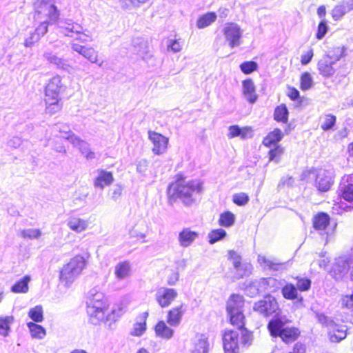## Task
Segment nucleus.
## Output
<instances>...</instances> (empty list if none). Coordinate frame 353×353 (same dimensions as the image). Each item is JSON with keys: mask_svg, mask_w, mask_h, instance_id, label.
Segmentation results:
<instances>
[{"mask_svg": "<svg viewBox=\"0 0 353 353\" xmlns=\"http://www.w3.org/2000/svg\"><path fill=\"white\" fill-rule=\"evenodd\" d=\"M148 316V312H144L139 316L137 321L133 325L130 332L131 335L141 336L143 334L146 330V319Z\"/></svg>", "mask_w": 353, "mask_h": 353, "instance_id": "b1692460", "label": "nucleus"}, {"mask_svg": "<svg viewBox=\"0 0 353 353\" xmlns=\"http://www.w3.org/2000/svg\"><path fill=\"white\" fill-rule=\"evenodd\" d=\"M229 259L234 268V278L240 279L251 274L253 267L251 263L241 262V257L233 250L229 251Z\"/></svg>", "mask_w": 353, "mask_h": 353, "instance_id": "1a4fd4ad", "label": "nucleus"}, {"mask_svg": "<svg viewBox=\"0 0 353 353\" xmlns=\"http://www.w3.org/2000/svg\"><path fill=\"white\" fill-rule=\"evenodd\" d=\"M330 223L329 216L323 212L314 216L313 221L314 228L317 230H325Z\"/></svg>", "mask_w": 353, "mask_h": 353, "instance_id": "2f4dec72", "label": "nucleus"}, {"mask_svg": "<svg viewBox=\"0 0 353 353\" xmlns=\"http://www.w3.org/2000/svg\"><path fill=\"white\" fill-rule=\"evenodd\" d=\"M334 64V63H332V61L329 60L327 58L323 57L318 62V70L322 76L325 77H330L332 76L335 72V70L333 68Z\"/></svg>", "mask_w": 353, "mask_h": 353, "instance_id": "393cba45", "label": "nucleus"}, {"mask_svg": "<svg viewBox=\"0 0 353 353\" xmlns=\"http://www.w3.org/2000/svg\"><path fill=\"white\" fill-rule=\"evenodd\" d=\"M182 305L172 308L168 312L167 316V323L171 326H178L181 322L183 312L181 311Z\"/></svg>", "mask_w": 353, "mask_h": 353, "instance_id": "cd10ccee", "label": "nucleus"}, {"mask_svg": "<svg viewBox=\"0 0 353 353\" xmlns=\"http://www.w3.org/2000/svg\"><path fill=\"white\" fill-rule=\"evenodd\" d=\"M42 234L41 230L29 228L21 231L20 235L23 239H38Z\"/></svg>", "mask_w": 353, "mask_h": 353, "instance_id": "a18cd8bd", "label": "nucleus"}, {"mask_svg": "<svg viewBox=\"0 0 353 353\" xmlns=\"http://www.w3.org/2000/svg\"><path fill=\"white\" fill-rule=\"evenodd\" d=\"M28 316L36 323H41L43 320V311L41 305H39L31 308Z\"/></svg>", "mask_w": 353, "mask_h": 353, "instance_id": "c03bdc74", "label": "nucleus"}, {"mask_svg": "<svg viewBox=\"0 0 353 353\" xmlns=\"http://www.w3.org/2000/svg\"><path fill=\"white\" fill-rule=\"evenodd\" d=\"M257 63L254 61H245L240 65V68L244 74H250L256 70Z\"/></svg>", "mask_w": 353, "mask_h": 353, "instance_id": "864d4df0", "label": "nucleus"}, {"mask_svg": "<svg viewBox=\"0 0 353 353\" xmlns=\"http://www.w3.org/2000/svg\"><path fill=\"white\" fill-rule=\"evenodd\" d=\"M67 226L77 233L85 231L89 225L88 221L77 216H71L66 221Z\"/></svg>", "mask_w": 353, "mask_h": 353, "instance_id": "4be33fe9", "label": "nucleus"}, {"mask_svg": "<svg viewBox=\"0 0 353 353\" xmlns=\"http://www.w3.org/2000/svg\"><path fill=\"white\" fill-rule=\"evenodd\" d=\"M249 201V196L244 192L237 193L233 195V202L238 205H244Z\"/></svg>", "mask_w": 353, "mask_h": 353, "instance_id": "6e6d98bb", "label": "nucleus"}, {"mask_svg": "<svg viewBox=\"0 0 353 353\" xmlns=\"http://www.w3.org/2000/svg\"><path fill=\"white\" fill-rule=\"evenodd\" d=\"M278 310V303L272 296H266L263 300L255 303L254 305V310L265 317L276 313Z\"/></svg>", "mask_w": 353, "mask_h": 353, "instance_id": "9b49d317", "label": "nucleus"}, {"mask_svg": "<svg viewBox=\"0 0 353 353\" xmlns=\"http://www.w3.org/2000/svg\"><path fill=\"white\" fill-rule=\"evenodd\" d=\"M258 261L261 265H264L265 267H268L270 270L275 271L283 270L285 268V263H279L269 259H267L264 256H259Z\"/></svg>", "mask_w": 353, "mask_h": 353, "instance_id": "72a5a7b5", "label": "nucleus"}, {"mask_svg": "<svg viewBox=\"0 0 353 353\" xmlns=\"http://www.w3.org/2000/svg\"><path fill=\"white\" fill-rule=\"evenodd\" d=\"M64 137L65 139L68 140L74 146L77 147L81 154L84 155L88 160H91L95 158L94 152L91 150L90 145L87 142L81 140L74 134H71L70 136Z\"/></svg>", "mask_w": 353, "mask_h": 353, "instance_id": "4468645a", "label": "nucleus"}, {"mask_svg": "<svg viewBox=\"0 0 353 353\" xmlns=\"http://www.w3.org/2000/svg\"><path fill=\"white\" fill-rule=\"evenodd\" d=\"M244 304L242 296L233 294L230 296L227 303V311L228 314H237L241 312V308Z\"/></svg>", "mask_w": 353, "mask_h": 353, "instance_id": "a878e982", "label": "nucleus"}, {"mask_svg": "<svg viewBox=\"0 0 353 353\" xmlns=\"http://www.w3.org/2000/svg\"><path fill=\"white\" fill-rule=\"evenodd\" d=\"M199 234L189 228H183L179 234L178 241L180 246L188 248L198 238Z\"/></svg>", "mask_w": 353, "mask_h": 353, "instance_id": "aec40b11", "label": "nucleus"}, {"mask_svg": "<svg viewBox=\"0 0 353 353\" xmlns=\"http://www.w3.org/2000/svg\"><path fill=\"white\" fill-rule=\"evenodd\" d=\"M119 1L122 8L130 9L132 8H139L146 3L149 0H119Z\"/></svg>", "mask_w": 353, "mask_h": 353, "instance_id": "49530a36", "label": "nucleus"}, {"mask_svg": "<svg viewBox=\"0 0 353 353\" xmlns=\"http://www.w3.org/2000/svg\"><path fill=\"white\" fill-rule=\"evenodd\" d=\"M226 235V232L223 229L213 230L208 234L209 243L214 244L218 241L224 238Z\"/></svg>", "mask_w": 353, "mask_h": 353, "instance_id": "de8ad7c7", "label": "nucleus"}, {"mask_svg": "<svg viewBox=\"0 0 353 353\" xmlns=\"http://www.w3.org/2000/svg\"><path fill=\"white\" fill-rule=\"evenodd\" d=\"M282 294L286 299L294 300L299 298L297 288L291 283L286 284L282 288Z\"/></svg>", "mask_w": 353, "mask_h": 353, "instance_id": "a19ab883", "label": "nucleus"}, {"mask_svg": "<svg viewBox=\"0 0 353 353\" xmlns=\"http://www.w3.org/2000/svg\"><path fill=\"white\" fill-rule=\"evenodd\" d=\"M210 344L208 337L203 334H197L192 339V353H208Z\"/></svg>", "mask_w": 353, "mask_h": 353, "instance_id": "a211bd4d", "label": "nucleus"}, {"mask_svg": "<svg viewBox=\"0 0 353 353\" xmlns=\"http://www.w3.org/2000/svg\"><path fill=\"white\" fill-rule=\"evenodd\" d=\"M316 318L321 324L327 327L330 339L332 342L337 343L346 337V325L336 323L323 314H316Z\"/></svg>", "mask_w": 353, "mask_h": 353, "instance_id": "6e6552de", "label": "nucleus"}, {"mask_svg": "<svg viewBox=\"0 0 353 353\" xmlns=\"http://www.w3.org/2000/svg\"><path fill=\"white\" fill-rule=\"evenodd\" d=\"M339 190L343 199L353 203V174L343 177L339 185Z\"/></svg>", "mask_w": 353, "mask_h": 353, "instance_id": "f3484780", "label": "nucleus"}, {"mask_svg": "<svg viewBox=\"0 0 353 353\" xmlns=\"http://www.w3.org/2000/svg\"><path fill=\"white\" fill-rule=\"evenodd\" d=\"M347 12L341 3L336 5L331 12L332 17L334 21L340 20Z\"/></svg>", "mask_w": 353, "mask_h": 353, "instance_id": "603ef678", "label": "nucleus"}, {"mask_svg": "<svg viewBox=\"0 0 353 353\" xmlns=\"http://www.w3.org/2000/svg\"><path fill=\"white\" fill-rule=\"evenodd\" d=\"M234 215L230 212H226L220 215L219 224L224 227H230L234 222Z\"/></svg>", "mask_w": 353, "mask_h": 353, "instance_id": "09e8293b", "label": "nucleus"}, {"mask_svg": "<svg viewBox=\"0 0 353 353\" xmlns=\"http://www.w3.org/2000/svg\"><path fill=\"white\" fill-rule=\"evenodd\" d=\"M274 118L276 121L287 123L288 119V110L285 104L278 106L274 113Z\"/></svg>", "mask_w": 353, "mask_h": 353, "instance_id": "ea45409f", "label": "nucleus"}, {"mask_svg": "<svg viewBox=\"0 0 353 353\" xmlns=\"http://www.w3.org/2000/svg\"><path fill=\"white\" fill-rule=\"evenodd\" d=\"M156 334L163 339H170L174 334V330L169 327L164 321H159L155 326Z\"/></svg>", "mask_w": 353, "mask_h": 353, "instance_id": "c756f323", "label": "nucleus"}, {"mask_svg": "<svg viewBox=\"0 0 353 353\" xmlns=\"http://www.w3.org/2000/svg\"><path fill=\"white\" fill-rule=\"evenodd\" d=\"M86 264L85 259L80 255L72 258L65 265L60 273V280L65 285H70L81 273Z\"/></svg>", "mask_w": 353, "mask_h": 353, "instance_id": "423d86ee", "label": "nucleus"}, {"mask_svg": "<svg viewBox=\"0 0 353 353\" xmlns=\"http://www.w3.org/2000/svg\"><path fill=\"white\" fill-rule=\"evenodd\" d=\"M148 167V161L146 159H141L137 162V171L139 173H145Z\"/></svg>", "mask_w": 353, "mask_h": 353, "instance_id": "774afa93", "label": "nucleus"}, {"mask_svg": "<svg viewBox=\"0 0 353 353\" xmlns=\"http://www.w3.org/2000/svg\"><path fill=\"white\" fill-rule=\"evenodd\" d=\"M313 85V79L309 72H304L301 77V89L307 90Z\"/></svg>", "mask_w": 353, "mask_h": 353, "instance_id": "8fccbe9b", "label": "nucleus"}, {"mask_svg": "<svg viewBox=\"0 0 353 353\" xmlns=\"http://www.w3.org/2000/svg\"><path fill=\"white\" fill-rule=\"evenodd\" d=\"M40 37L34 31L30 33V36L28 37L24 41V46L26 47H31L34 43L39 41Z\"/></svg>", "mask_w": 353, "mask_h": 353, "instance_id": "0e129e2a", "label": "nucleus"}, {"mask_svg": "<svg viewBox=\"0 0 353 353\" xmlns=\"http://www.w3.org/2000/svg\"><path fill=\"white\" fill-rule=\"evenodd\" d=\"M182 46V42H181L179 39H170L168 43V50L173 52H179L181 50Z\"/></svg>", "mask_w": 353, "mask_h": 353, "instance_id": "052dcab7", "label": "nucleus"}, {"mask_svg": "<svg viewBox=\"0 0 353 353\" xmlns=\"http://www.w3.org/2000/svg\"><path fill=\"white\" fill-rule=\"evenodd\" d=\"M202 192V183L199 180L184 178H178L168 189L170 201L179 199L186 206L192 205Z\"/></svg>", "mask_w": 353, "mask_h": 353, "instance_id": "f03ea898", "label": "nucleus"}, {"mask_svg": "<svg viewBox=\"0 0 353 353\" xmlns=\"http://www.w3.org/2000/svg\"><path fill=\"white\" fill-rule=\"evenodd\" d=\"M27 326L29 328L32 338L42 339L46 335L45 328L40 325L33 322H29L27 323Z\"/></svg>", "mask_w": 353, "mask_h": 353, "instance_id": "c9c22d12", "label": "nucleus"}, {"mask_svg": "<svg viewBox=\"0 0 353 353\" xmlns=\"http://www.w3.org/2000/svg\"><path fill=\"white\" fill-rule=\"evenodd\" d=\"M283 137L282 131L278 128L274 129L272 132L264 139L263 144L266 146H270L280 141Z\"/></svg>", "mask_w": 353, "mask_h": 353, "instance_id": "4c0bfd02", "label": "nucleus"}, {"mask_svg": "<svg viewBox=\"0 0 353 353\" xmlns=\"http://www.w3.org/2000/svg\"><path fill=\"white\" fill-rule=\"evenodd\" d=\"M336 118L331 114H325L321 118V128L325 130H331L336 123Z\"/></svg>", "mask_w": 353, "mask_h": 353, "instance_id": "79ce46f5", "label": "nucleus"}, {"mask_svg": "<svg viewBox=\"0 0 353 353\" xmlns=\"http://www.w3.org/2000/svg\"><path fill=\"white\" fill-rule=\"evenodd\" d=\"M54 130L59 132L63 134L62 137L65 139L64 137L70 136L71 134H74L71 132L70 126L65 123H58L54 126Z\"/></svg>", "mask_w": 353, "mask_h": 353, "instance_id": "bf43d9fd", "label": "nucleus"}, {"mask_svg": "<svg viewBox=\"0 0 353 353\" xmlns=\"http://www.w3.org/2000/svg\"><path fill=\"white\" fill-rule=\"evenodd\" d=\"M230 319V322L232 325H236L239 328L243 326V315L242 312H238L237 314H228Z\"/></svg>", "mask_w": 353, "mask_h": 353, "instance_id": "5fc2aeb1", "label": "nucleus"}, {"mask_svg": "<svg viewBox=\"0 0 353 353\" xmlns=\"http://www.w3.org/2000/svg\"><path fill=\"white\" fill-rule=\"evenodd\" d=\"M216 19V14L214 12H208L202 16H201L197 21L196 26L199 29L205 28L210 25H211L213 22H214Z\"/></svg>", "mask_w": 353, "mask_h": 353, "instance_id": "f704fd0d", "label": "nucleus"}, {"mask_svg": "<svg viewBox=\"0 0 353 353\" xmlns=\"http://www.w3.org/2000/svg\"><path fill=\"white\" fill-rule=\"evenodd\" d=\"M242 91L245 99L250 103H254L257 100L256 88L253 81L248 79L242 82Z\"/></svg>", "mask_w": 353, "mask_h": 353, "instance_id": "412c9836", "label": "nucleus"}, {"mask_svg": "<svg viewBox=\"0 0 353 353\" xmlns=\"http://www.w3.org/2000/svg\"><path fill=\"white\" fill-rule=\"evenodd\" d=\"M311 281L307 278H298L296 282L297 290L307 291L310 288Z\"/></svg>", "mask_w": 353, "mask_h": 353, "instance_id": "4d7b16f0", "label": "nucleus"}, {"mask_svg": "<svg viewBox=\"0 0 353 353\" xmlns=\"http://www.w3.org/2000/svg\"><path fill=\"white\" fill-rule=\"evenodd\" d=\"M308 176L315 179L314 186L320 192H327L330 190L334 183V171L332 168L312 169L305 171L301 179Z\"/></svg>", "mask_w": 353, "mask_h": 353, "instance_id": "39448f33", "label": "nucleus"}, {"mask_svg": "<svg viewBox=\"0 0 353 353\" xmlns=\"http://www.w3.org/2000/svg\"><path fill=\"white\" fill-rule=\"evenodd\" d=\"M130 265L127 261L119 263L115 266V275L117 279L121 280L129 276Z\"/></svg>", "mask_w": 353, "mask_h": 353, "instance_id": "e433bc0d", "label": "nucleus"}, {"mask_svg": "<svg viewBox=\"0 0 353 353\" xmlns=\"http://www.w3.org/2000/svg\"><path fill=\"white\" fill-rule=\"evenodd\" d=\"M125 312V308L122 303L114 305L111 312L106 316L107 321H117Z\"/></svg>", "mask_w": 353, "mask_h": 353, "instance_id": "473e14b6", "label": "nucleus"}, {"mask_svg": "<svg viewBox=\"0 0 353 353\" xmlns=\"http://www.w3.org/2000/svg\"><path fill=\"white\" fill-rule=\"evenodd\" d=\"M238 336L236 331H226L223 335V348L225 353H238Z\"/></svg>", "mask_w": 353, "mask_h": 353, "instance_id": "dca6fc26", "label": "nucleus"}, {"mask_svg": "<svg viewBox=\"0 0 353 353\" xmlns=\"http://www.w3.org/2000/svg\"><path fill=\"white\" fill-rule=\"evenodd\" d=\"M87 305V312L91 323L97 325L105 319V312L108 307V299L97 288L89 291Z\"/></svg>", "mask_w": 353, "mask_h": 353, "instance_id": "7ed1b4c3", "label": "nucleus"}, {"mask_svg": "<svg viewBox=\"0 0 353 353\" xmlns=\"http://www.w3.org/2000/svg\"><path fill=\"white\" fill-rule=\"evenodd\" d=\"M223 32L229 46L232 48L241 44L243 30L236 23H226L223 27Z\"/></svg>", "mask_w": 353, "mask_h": 353, "instance_id": "9d476101", "label": "nucleus"}, {"mask_svg": "<svg viewBox=\"0 0 353 353\" xmlns=\"http://www.w3.org/2000/svg\"><path fill=\"white\" fill-rule=\"evenodd\" d=\"M13 316H0V335L6 337L9 335L11 325L14 323Z\"/></svg>", "mask_w": 353, "mask_h": 353, "instance_id": "7c9ffc66", "label": "nucleus"}, {"mask_svg": "<svg viewBox=\"0 0 353 353\" xmlns=\"http://www.w3.org/2000/svg\"><path fill=\"white\" fill-rule=\"evenodd\" d=\"M313 50L310 49L301 55V63L302 65L308 64L313 57Z\"/></svg>", "mask_w": 353, "mask_h": 353, "instance_id": "338daca9", "label": "nucleus"}, {"mask_svg": "<svg viewBox=\"0 0 353 353\" xmlns=\"http://www.w3.org/2000/svg\"><path fill=\"white\" fill-rule=\"evenodd\" d=\"M35 15L37 21L46 20L51 23L57 21L59 32L81 43L92 41L90 32L84 30L81 25L75 23L72 19H65L58 20L59 13L57 7L48 0H37L34 3Z\"/></svg>", "mask_w": 353, "mask_h": 353, "instance_id": "f257e3e1", "label": "nucleus"}, {"mask_svg": "<svg viewBox=\"0 0 353 353\" xmlns=\"http://www.w3.org/2000/svg\"><path fill=\"white\" fill-rule=\"evenodd\" d=\"M40 22L39 26L36 28L34 32L40 37H43L48 31V27L50 23L46 20L39 21Z\"/></svg>", "mask_w": 353, "mask_h": 353, "instance_id": "e2e57ef3", "label": "nucleus"}, {"mask_svg": "<svg viewBox=\"0 0 353 353\" xmlns=\"http://www.w3.org/2000/svg\"><path fill=\"white\" fill-rule=\"evenodd\" d=\"M97 176L94 181V185L96 188L103 189L104 187L112 184L114 181L112 174L103 170H97Z\"/></svg>", "mask_w": 353, "mask_h": 353, "instance_id": "5701e85b", "label": "nucleus"}, {"mask_svg": "<svg viewBox=\"0 0 353 353\" xmlns=\"http://www.w3.org/2000/svg\"><path fill=\"white\" fill-rule=\"evenodd\" d=\"M30 280V276H24L11 287V292L13 293H27L29 290L28 284Z\"/></svg>", "mask_w": 353, "mask_h": 353, "instance_id": "c85d7f7f", "label": "nucleus"}, {"mask_svg": "<svg viewBox=\"0 0 353 353\" xmlns=\"http://www.w3.org/2000/svg\"><path fill=\"white\" fill-rule=\"evenodd\" d=\"M353 260L346 256L336 259L332 270L335 279H340L346 276L350 272Z\"/></svg>", "mask_w": 353, "mask_h": 353, "instance_id": "ddd939ff", "label": "nucleus"}, {"mask_svg": "<svg viewBox=\"0 0 353 353\" xmlns=\"http://www.w3.org/2000/svg\"><path fill=\"white\" fill-rule=\"evenodd\" d=\"M283 149L281 146H276L274 149L270 150V160L279 161V157L283 154Z\"/></svg>", "mask_w": 353, "mask_h": 353, "instance_id": "69168bd1", "label": "nucleus"}, {"mask_svg": "<svg viewBox=\"0 0 353 353\" xmlns=\"http://www.w3.org/2000/svg\"><path fill=\"white\" fill-rule=\"evenodd\" d=\"M82 56L90 61L91 63H98V52L92 47H86L83 52Z\"/></svg>", "mask_w": 353, "mask_h": 353, "instance_id": "3c124183", "label": "nucleus"}, {"mask_svg": "<svg viewBox=\"0 0 353 353\" xmlns=\"http://www.w3.org/2000/svg\"><path fill=\"white\" fill-rule=\"evenodd\" d=\"M327 30L328 27L327 26L326 21L325 19H323L318 26V30L316 34V38L318 39H322L326 34Z\"/></svg>", "mask_w": 353, "mask_h": 353, "instance_id": "680f3d73", "label": "nucleus"}, {"mask_svg": "<svg viewBox=\"0 0 353 353\" xmlns=\"http://www.w3.org/2000/svg\"><path fill=\"white\" fill-rule=\"evenodd\" d=\"M145 47V43L142 39H137V41H133V51L140 56L143 54Z\"/></svg>", "mask_w": 353, "mask_h": 353, "instance_id": "13d9d810", "label": "nucleus"}, {"mask_svg": "<svg viewBox=\"0 0 353 353\" xmlns=\"http://www.w3.org/2000/svg\"><path fill=\"white\" fill-rule=\"evenodd\" d=\"M345 49L344 47L338 46L332 48L328 50L325 57L335 63L341 57L345 56Z\"/></svg>", "mask_w": 353, "mask_h": 353, "instance_id": "58836bf2", "label": "nucleus"}, {"mask_svg": "<svg viewBox=\"0 0 353 353\" xmlns=\"http://www.w3.org/2000/svg\"><path fill=\"white\" fill-rule=\"evenodd\" d=\"M271 279L261 278L259 280H256L252 282L245 288V292L250 296H255L259 293L263 292L266 290V286L269 284Z\"/></svg>", "mask_w": 353, "mask_h": 353, "instance_id": "6ab92c4d", "label": "nucleus"}, {"mask_svg": "<svg viewBox=\"0 0 353 353\" xmlns=\"http://www.w3.org/2000/svg\"><path fill=\"white\" fill-rule=\"evenodd\" d=\"M149 139L153 143L152 152L155 154H161L165 152L168 143V139L162 134L149 132Z\"/></svg>", "mask_w": 353, "mask_h": 353, "instance_id": "2eb2a0df", "label": "nucleus"}, {"mask_svg": "<svg viewBox=\"0 0 353 353\" xmlns=\"http://www.w3.org/2000/svg\"><path fill=\"white\" fill-rule=\"evenodd\" d=\"M283 321L279 319H272L268 323V329L272 336H280L285 343H290L296 339L300 332L294 327H285Z\"/></svg>", "mask_w": 353, "mask_h": 353, "instance_id": "0eeeda50", "label": "nucleus"}, {"mask_svg": "<svg viewBox=\"0 0 353 353\" xmlns=\"http://www.w3.org/2000/svg\"><path fill=\"white\" fill-rule=\"evenodd\" d=\"M43 57L46 61L49 63L54 64L58 68L62 69L63 70L70 71L71 67L69 64H68L67 61L60 57H58L56 54H53L51 52H46L43 54Z\"/></svg>", "mask_w": 353, "mask_h": 353, "instance_id": "bb28decb", "label": "nucleus"}, {"mask_svg": "<svg viewBox=\"0 0 353 353\" xmlns=\"http://www.w3.org/2000/svg\"><path fill=\"white\" fill-rule=\"evenodd\" d=\"M248 131H249L248 128H241L238 125H231L229 128V133L228 134V137L229 139H232L236 137H241V138H245Z\"/></svg>", "mask_w": 353, "mask_h": 353, "instance_id": "37998d69", "label": "nucleus"}, {"mask_svg": "<svg viewBox=\"0 0 353 353\" xmlns=\"http://www.w3.org/2000/svg\"><path fill=\"white\" fill-rule=\"evenodd\" d=\"M178 296L175 289L166 287L159 288L155 294V299L161 307H167L171 305Z\"/></svg>", "mask_w": 353, "mask_h": 353, "instance_id": "f8f14e48", "label": "nucleus"}, {"mask_svg": "<svg viewBox=\"0 0 353 353\" xmlns=\"http://www.w3.org/2000/svg\"><path fill=\"white\" fill-rule=\"evenodd\" d=\"M65 90L61 78L55 75L50 79L45 87L46 112L53 114L61 109L60 94Z\"/></svg>", "mask_w": 353, "mask_h": 353, "instance_id": "20e7f679", "label": "nucleus"}]
</instances>
